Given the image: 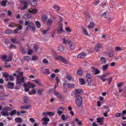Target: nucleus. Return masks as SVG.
<instances>
[{
  "label": "nucleus",
  "mask_w": 126,
  "mask_h": 126,
  "mask_svg": "<svg viewBox=\"0 0 126 126\" xmlns=\"http://www.w3.org/2000/svg\"><path fill=\"white\" fill-rule=\"evenodd\" d=\"M17 112L16 110H14L11 111L10 112V114L11 116H13Z\"/></svg>",
  "instance_id": "obj_39"
},
{
  "label": "nucleus",
  "mask_w": 126,
  "mask_h": 126,
  "mask_svg": "<svg viewBox=\"0 0 126 126\" xmlns=\"http://www.w3.org/2000/svg\"><path fill=\"white\" fill-rule=\"evenodd\" d=\"M66 85L67 87L69 88H74L75 87V85L74 84L68 83L66 84Z\"/></svg>",
  "instance_id": "obj_26"
},
{
  "label": "nucleus",
  "mask_w": 126,
  "mask_h": 126,
  "mask_svg": "<svg viewBox=\"0 0 126 126\" xmlns=\"http://www.w3.org/2000/svg\"><path fill=\"white\" fill-rule=\"evenodd\" d=\"M22 3L24 4L23 7L21 8L20 10H24L27 8V7L28 5V2L27 1H25L22 2Z\"/></svg>",
  "instance_id": "obj_13"
},
{
  "label": "nucleus",
  "mask_w": 126,
  "mask_h": 126,
  "mask_svg": "<svg viewBox=\"0 0 126 126\" xmlns=\"http://www.w3.org/2000/svg\"><path fill=\"white\" fill-rule=\"evenodd\" d=\"M58 50L61 51H63L64 49V47L62 45H59L58 47Z\"/></svg>",
  "instance_id": "obj_32"
},
{
  "label": "nucleus",
  "mask_w": 126,
  "mask_h": 126,
  "mask_svg": "<svg viewBox=\"0 0 126 126\" xmlns=\"http://www.w3.org/2000/svg\"><path fill=\"white\" fill-rule=\"evenodd\" d=\"M15 26V24L13 23H11L8 25V26L11 28L14 27Z\"/></svg>",
  "instance_id": "obj_59"
},
{
  "label": "nucleus",
  "mask_w": 126,
  "mask_h": 126,
  "mask_svg": "<svg viewBox=\"0 0 126 126\" xmlns=\"http://www.w3.org/2000/svg\"><path fill=\"white\" fill-rule=\"evenodd\" d=\"M100 60L101 62H102V63L105 64L106 63V61L105 58L103 57H101L100 58Z\"/></svg>",
  "instance_id": "obj_36"
},
{
  "label": "nucleus",
  "mask_w": 126,
  "mask_h": 126,
  "mask_svg": "<svg viewBox=\"0 0 126 126\" xmlns=\"http://www.w3.org/2000/svg\"><path fill=\"white\" fill-rule=\"evenodd\" d=\"M3 77L6 78L5 80L6 81H8L9 80L8 79L9 76L8 74L6 73H3Z\"/></svg>",
  "instance_id": "obj_28"
},
{
  "label": "nucleus",
  "mask_w": 126,
  "mask_h": 126,
  "mask_svg": "<svg viewBox=\"0 0 126 126\" xmlns=\"http://www.w3.org/2000/svg\"><path fill=\"white\" fill-rule=\"evenodd\" d=\"M42 120L44 122L42 124L45 125L48 124V122L49 121V119L47 117H44L42 118Z\"/></svg>",
  "instance_id": "obj_9"
},
{
  "label": "nucleus",
  "mask_w": 126,
  "mask_h": 126,
  "mask_svg": "<svg viewBox=\"0 0 126 126\" xmlns=\"http://www.w3.org/2000/svg\"><path fill=\"white\" fill-rule=\"evenodd\" d=\"M109 65L108 64H106L103 66L102 67V69L104 71H106V69L108 68Z\"/></svg>",
  "instance_id": "obj_46"
},
{
  "label": "nucleus",
  "mask_w": 126,
  "mask_h": 126,
  "mask_svg": "<svg viewBox=\"0 0 126 126\" xmlns=\"http://www.w3.org/2000/svg\"><path fill=\"white\" fill-rule=\"evenodd\" d=\"M7 3L6 0H2L1 2V6L3 7H6V5Z\"/></svg>",
  "instance_id": "obj_40"
},
{
  "label": "nucleus",
  "mask_w": 126,
  "mask_h": 126,
  "mask_svg": "<svg viewBox=\"0 0 126 126\" xmlns=\"http://www.w3.org/2000/svg\"><path fill=\"white\" fill-rule=\"evenodd\" d=\"M35 23L36 24L37 28H40L41 27V25L40 22L39 21H36L35 22Z\"/></svg>",
  "instance_id": "obj_38"
},
{
  "label": "nucleus",
  "mask_w": 126,
  "mask_h": 126,
  "mask_svg": "<svg viewBox=\"0 0 126 126\" xmlns=\"http://www.w3.org/2000/svg\"><path fill=\"white\" fill-rule=\"evenodd\" d=\"M23 86L25 89V91L26 92H28L29 90V88L28 87V86L27 84L24 83L23 84Z\"/></svg>",
  "instance_id": "obj_30"
},
{
  "label": "nucleus",
  "mask_w": 126,
  "mask_h": 126,
  "mask_svg": "<svg viewBox=\"0 0 126 126\" xmlns=\"http://www.w3.org/2000/svg\"><path fill=\"white\" fill-rule=\"evenodd\" d=\"M53 93L54 94L56 97L59 98H61L62 97V95L59 93V92L56 91H54L53 92Z\"/></svg>",
  "instance_id": "obj_16"
},
{
  "label": "nucleus",
  "mask_w": 126,
  "mask_h": 126,
  "mask_svg": "<svg viewBox=\"0 0 126 126\" xmlns=\"http://www.w3.org/2000/svg\"><path fill=\"white\" fill-rule=\"evenodd\" d=\"M13 31L9 29H8L5 30V32L6 34H10L11 33H13Z\"/></svg>",
  "instance_id": "obj_48"
},
{
  "label": "nucleus",
  "mask_w": 126,
  "mask_h": 126,
  "mask_svg": "<svg viewBox=\"0 0 126 126\" xmlns=\"http://www.w3.org/2000/svg\"><path fill=\"white\" fill-rule=\"evenodd\" d=\"M86 77L89 85H90L91 81V75L89 73L87 74L86 75Z\"/></svg>",
  "instance_id": "obj_7"
},
{
  "label": "nucleus",
  "mask_w": 126,
  "mask_h": 126,
  "mask_svg": "<svg viewBox=\"0 0 126 126\" xmlns=\"http://www.w3.org/2000/svg\"><path fill=\"white\" fill-rule=\"evenodd\" d=\"M53 7L57 11H58L60 9V8L58 6L56 5H54Z\"/></svg>",
  "instance_id": "obj_52"
},
{
  "label": "nucleus",
  "mask_w": 126,
  "mask_h": 126,
  "mask_svg": "<svg viewBox=\"0 0 126 126\" xmlns=\"http://www.w3.org/2000/svg\"><path fill=\"white\" fill-rule=\"evenodd\" d=\"M79 81L81 85H84L85 83V80L84 79H79Z\"/></svg>",
  "instance_id": "obj_37"
},
{
  "label": "nucleus",
  "mask_w": 126,
  "mask_h": 126,
  "mask_svg": "<svg viewBox=\"0 0 126 126\" xmlns=\"http://www.w3.org/2000/svg\"><path fill=\"white\" fill-rule=\"evenodd\" d=\"M44 91V90L42 88L41 89H39L38 91L37 92L38 94H41L42 93V92Z\"/></svg>",
  "instance_id": "obj_51"
},
{
  "label": "nucleus",
  "mask_w": 126,
  "mask_h": 126,
  "mask_svg": "<svg viewBox=\"0 0 126 126\" xmlns=\"http://www.w3.org/2000/svg\"><path fill=\"white\" fill-rule=\"evenodd\" d=\"M25 25L26 26H27L26 29V30H30L31 28L33 31H35V28L34 26L33 23L32 22H30V21L26 20L25 22Z\"/></svg>",
  "instance_id": "obj_2"
},
{
  "label": "nucleus",
  "mask_w": 126,
  "mask_h": 126,
  "mask_svg": "<svg viewBox=\"0 0 126 126\" xmlns=\"http://www.w3.org/2000/svg\"><path fill=\"white\" fill-rule=\"evenodd\" d=\"M39 48L38 46H35L33 47V50L36 52H37V50L39 49Z\"/></svg>",
  "instance_id": "obj_53"
},
{
  "label": "nucleus",
  "mask_w": 126,
  "mask_h": 126,
  "mask_svg": "<svg viewBox=\"0 0 126 126\" xmlns=\"http://www.w3.org/2000/svg\"><path fill=\"white\" fill-rule=\"evenodd\" d=\"M102 47V46L100 44H97L96 46L94 48L96 52H98L100 50V48Z\"/></svg>",
  "instance_id": "obj_19"
},
{
  "label": "nucleus",
  "mask_w": 126,
  "mask_h": 126,
  "mask_svg": "<svg viewBox=\"0 0 126 126\" xmlns=\"http://www.w3.org/2000/svg\"><path fill=\"white\" fill-rule=\"evenodd\" d=\"M75 97L77 96H80V93L82 91L81 89H75Z\"/></svg>",
  "instance_id": "obj_12"
},
{
  "label": "nucleus",
  "mask_w": 126,
  "mask_h": 126,
  "mask_svg": "<svg viewBox=\"0 0 126 126\" xmlns=\"http://www.w3.org/2000/svg\"><path fill=\"white\" fill-rule=\"evenodd\" d=\"M36 93V91L35 90L33 89V90L31 92H29V94L30 95H32L33 94H35Z\"/></svg>",
  "instance_id": "obj_54"
},
{
  "label": "nucleus",
  "mask_w": 126,
  "mask_h": 126,
  "mask_svg": "<svg viewBox=\"0 0 126 126\" xmlns=\"http://www.w3.org/2000/svg\"><path fill=\"white\" fill-rule=\"evenodd\" d=\"M96 122L98 123L100 125H103L104 123V118L100 117L96 119Z\"/></svg>",
  "instance_id": "obj_8"
},
{
  "label": "nucleus",
  "mask_w": 126,
  "mask_h": 126,
  "mask_svg": "<svg viewBox=\"0 0 126 126\" xmlns=\"http://www.w3.org/2000/svg\"><path fill=\"white\" fill-rule=\"evenodd\" d=\"M69 46L70 48L71 49H74L75 48L74 43L71 42H70L69 43Z\"/></svg>",
  "instance_id": "obj_20"
},
{
  "label": "nucleus",
  "mask_w": 126,
  "mask_h": 126,
  "mask_svg": "<svg viewBox=\"0 0 126 126\" xmlns=\"http://www.w3.org/2000/svg\"><path fill=\"white\" fill-rule=\"evenodd\" d=\"M65 30L66 32H71V29L68 27H66L65 28Z\"/></svg>",
  "instance_id": "obj_62"
},
{
  "label": "nucleus",
  "mask_w": 126,
  "mask_h": 126,
  "mask_svg": "<svg viewBox=\"0 0 126 126\" xmlns=\"http://www.w3.org/2000/svg\"><path fill=\"white\" fill-rule=\"evenodd\" d=\"M35 83L37 84L38 85H41V83L40 82L37 80L36 79L35 80H33Z\"/></svg>",
  "instance_id": "obj_58"
},
{
  "label": "nucleus",
  "mask_w": 126,
  "mask_h": 126,
  "mask_svg": "<svg viewBox=\"0 0 126 126\" xmlns=\"http://www.w3.org/2000/svg\"><path fill=\"white\" fill-rule=\"evenodd\" d=\"M75 100L77 106L78 107H80L82 103V97L81 96H76Z\"/></svg>",
  "instance_id": "obj_3"
},
{
  "label": "nucleus",
  "mask_w": 126,
  "mask_h": 126,
  "mask_svg": "<svg viewBox=\"0 0 126 126\" xmlns=\"http://www.w3.org/2000/svg\"><path fill=\"white\" fill-rule=\"evenodd\" d=\"M50 28H49L47 30H43L41 31V32L45 34L50 30Z\"/></svg>",
  "instance_id": "obj_57"
},
{
  "label": "nucleus",
  "mask_w": 126,
  "mask_h": 126,
  "mask_svg": "<svg viewBox=\"0 0 126 126\" xmlns=\"http://www.w3.org/2000/svg\"><path fill=\"white\" fill-rule=\"evenodd\" d=\"M47 114L49 115L50 117H52L54 115V112L47 111Z\"/></svg>",
  "instance_id": "obj_43"
},
{
  "label": "nucleus",
  "mask_w": 126,
  "mask_h": 126,
  "mask_svg": "<svg viewBox=\"0 0 126 126\" xmlns=\"http://www.w3.org/2000/svg\"><path fill=\"white\" fill-rule=\"evenodd\" d=\"M48 18V16L46 15H43L42 17V21L45 22Z\"/></svg>",
  "instance_id": "obj_33"
},
{
  "label": "nucleus",
  "mask_w": 126,
  "mask_h": 126,
  "mask_svg": "<svg viewBox=\"0 0 126 126\" xmlns=\"http://www.w3.org/2000/svg\"><path fill=\"white\" fill-rule=\"evenodd\" d=\"M20 50L21 51V52L22 53L24 54L26 52L25 49H24L22 47L20 46Z\"/></svg>",
  "instance_id": "obj_47"
},
{
  "label": "nucleus",
  "mask_w": 126,
  "mask_h": 126,
  "mask_svg": "<svg viewBox=\"0 0 126 126\" xmlns=\"http://www.w3.org/2000/svg\"><path fill=\"white\" fill-rule=\"evenodd\" d=\"M115 116L116 117H118L120 116H122V114L117 113L116 114Z\"/></svg>",
  "instance_id": "obj_61"
},
{
  "label": "nucleus",
  "mask_w": 126,
  "mask_h": 126,
  "mask_svg": "<svg viewBox=\"0 0 126 126\" xmlns=\"http://www.w3.org/2000/svg\"><path fill=\"white\" fill-rule=\"evenodd\" d=\"M55 58L56 60H60L65 64H67L68 63V62L67 60L61 56L56 57Z\"/></svg>",
  "instance_id": "obj_4"
},
{
  "label": "nucleus",
  "mask_w": 126,
  "mask_h": 126,
  "mask_svg": "<svg viewBox=\"0 0 126 126\" xmlns=\"http://www.w3.org/2000/svg\"><path fill=\"white\" fill-rule=\"evenodd\" d=\"M61 117L63 120H66L68 118V116H65V115L63 114L62 115Z\"/></svg>",
  "instance_id": "obj_45"
},
{
  "label": "nucleus",
  "mask_w": 126,
  "mask_h": 126,
  "mask_svg": "<svg viewBox=\"0 0 126 126\" xmlns=\"http://www.w3.org/2000/svg\"><path fill=\"white\" fill-rule=\"evenodd\" d=\"M23 99L24 100V102L26 103V102H27L28 100V97L26 96H24L23 97Z\"/></svg>",
  "instance_id": "obj_63"
},
{
  "label": "nucleus",
  "mask_w": 126,
  "mask_h": 126,
  "mask_svg": "<svg viewBox=\"0 0 126 126\" xmlns=\"http://www.w3.org/2000/svg\"><path fill=\"white\" fill-rule=\"evenodd\" d=\"M38 59V57L35 56H33L32 58V60L36 61Z\"/></svg>",
  "instance_id": "obj_56"
},
{
  "label": "nucleus",
  "mask_w": 126,
  "mask_h": 126,
  "mask_svg": "<svg viewBox=\"0 0 126 126\" xmlns=\"http://www.w3.org/2000/svg\"><path fill=\"white\" fill-rule=\"evenodd\" d=\"M86 55L84 52L80 53L77 56V57L79 58H83L85 57Z\"/></svg>",
  "instance_id": "obj_17"
},
{
  "label": "nucleus",
  "mask_w": 126,
  "mask_h": 126,
  "mask_svg": "<svg viewBox=\"0 0 126 126\" xmlns=\"http://www.w3.org/2000/svg\"><path fill=\"white\" fill-rule=\"evenodd\" d=\"M7 97L6 94H4L0 96V100H3L5 99Z\"/></svg>",
  "instance_id": "obj_34"
},
{
  "label": "nucleus",
  "mask_w": 126,
  "mask_h": 126,
  "mask_svg": "<svg viewBox=\"0 0 126 126\" xmlns=\"http://www.w3.org/2000/svg\"><path fill=\"white\" fill-rule=\"evenodd\" d=\"M57 31L59 34H61L64 32L63 29V25L62 23H60L59 24L58 27L57 29Z\"/></svg>",
  "instance_id": "obj_6"
},
{
  "label": "nucleus",
  "mask_w": 126,
  "mask_h": 126,
  "mask_svg": "<svg viewBox=\"0 0 126 126\" xmlns=\"http://www.w3.org/2000/svg\"><path fill=\"white\" fill-rule=\"evenodd\" d=\"M94 27V24L93 22H91L90 24L88 25V27L91 29H92Z\"/></svg>",
  "instance_id": "obj_41"
},
{
  "label": "nucleus",
  "mask_w": 126,
  "mask_h": 126,
  "mask_svg": "<svg viewBox=\"0 0 126 126\" xmlns=\"http://www.w3.org/2000/svg\"><path fill=\"white\" fill-rule=\"evenodd\" d=\"M30 4L33 6H35L37 5L36 0H29Z\"/></svg>",
  "instance_id": "obj_14"
},
{
  "label": "nucleus",
  "mask_w": 126,
  "mask_h": 126,
  "mask_svg": "<svg viewBox=\"0 0 126 126\" xmlns=\"http://www.w3.org/2000/svg\"><path fill=\"white\" fill-rule=\"evenodd\" d=\"M37 10L36 9H32V10H29V13H32L33 14H34L36 13L37 12Z\"/></svg>",
  "instance_id": "obj_31"
},
{
  "label": "nucleus",
  "mask_w": 126,
  "mask_h": 126,
  "mask_svg": "<svg viewBox=\"0 0 126 126\" xmlns=\"http://www.w3.org/2000/svg\"><path fill=\"white\" fill-rule=\"evenodd\" d=\"M17 36L16 37H15L11 39V41L13 43L18 44L19 43V41H18L17 39Z\"/></svg>",
  "instance_id": "obj_21"
},
{
  "label": "nucleus",
  "mask_w": 126,
  "mask_h": 126,
  "mask_svg": "<svg viewBox=\"0 0 126 126\" xmlns=\"http://www.w3.org/2000/svg\"><path fill=\"white\" fill-rule=\"evenodd\" d=\"M109 75V73H105L102 76H99L100 77V79L103 82H105L106 81V79L105 77Z\"/></svg>",
  "instance_id": "obj_10"
},
{
  "label": "nucleus",
  "mask_w": 126,
  "mask_h": 126,
  "mask_svg": "<svg viewBox=\"0 0 126 126\" xmlns=\"http://www.w3.org/2000/svg\"><path fill=\"white\" fill-rule=\"evenodd\" d=\"M75 121L77 122L78 125L79 126H81L83 124L81 121L79 120L77 118H75Z\"/></svg>",
  "instance_id": "obj_29"
},
{
  "label": "nucleus",
  "mask_w": 126,
  "mask_h": 126,
  "mask_svg": "<svg viewBox=\"0 0 126 126\" xmlns=\"http://www.w3.org/2000/svg\"><path fill=\"white\" fill-rule=\"evenodd\" d=\"M43 73L45 74H47L49 73V72L48 69H47L44 70Z\"/></svg>",
  "instance_id": "obj_50"
},
{
  "label": "nucleus",
  "mask_w": 126,
  "mask_h": 126,
  "mask_svg": "<svg viewBox=\"0 0 126 126\" xmlns=\"http://www.w3.org/2000/svg\"><path fill=\"white\" fill-rule=\"evenodd\" d=\"M28 84H27L28 85V86L30 88H34L35 87V85L31 83H30L29 82H28Z\"/></svg>",
  "instance_id": "obj_42"
},
{
  "label": "nucleus",
  "mask_w": 126,
  "mask_h": 126,
  "mask_svg": "<svg viewBox=\"0 0 126 126\" xmlns=\"http://www.w3.org/2000/svg\"><path fill=\"white\" fill-rule=\"evenodd\" d=\"M24 59L26 61H28L31 59V58L29 56H25L24 57Z\"/></svg>",
  "instance_id": "obj_49"
},
{
  "label": "nucleus",
  "mask_w": 126,
  "mask_h": 126,
  "mask_svg": "<svg viewBox=\"0 0 126 126\" xmlns=\"http://www.w3.org/2000/svg\"><path fill=\"white\" fill-rule=\"evenodd\" d=\"M16 121L18 123H19L22 121V120L20 118H16L15 119Z\"/></svg>",
  "instance_id": "obj_44"
},
{
  "label": "nucleus",
  "mask_w": 126,
  "mask_h": 126,
  "mask_svg": "<svg viewBox=\"0 0 126 126\" xmlns=\"http://www.w3.org/2000/svg\"><path fill=\"white\" fill-rule=\"evenodd\" d=\"M12 60V56L11 55H9L8 57V59L6 60V62H9L11 61Z\"/></svg>",
  "instance_id": "obj_55"
},
{
  "label": "nucleus",
  "mask_w": 126,
  "mask_h": 126,
  "mask_svg": "<svg viewBox=\"0 0 126 126\" xmlns=\"http://www.w3.org/2000/svg\"><path fill=\"white\" fill-rule=\"evenodd\" d=\"M91 68L92 69L93 72L95 74H98L100 72V71L97 69H95L93 67H92Z\"/></svg>",
  "instance_id": "obj_18"
},
{
  "label": "nucleus",
  "mask_w": 126,
  "mask_h": 126,
  "mask_svg": "<svg viewBox=\"0 0 126 126\" xmlns=\"http://www.w3.org/2000/svg\"><path fill=\"white\" fill-rule=\"evenodd\" d=\"M42 62L44 63L48 64V62L47 60L46 59H43L42 61Z\"/></svg>",
  "instance_id": "obj_64"
},
{
  "label": "nucleus",
  "mask_w": 126,
  "mask_h": 126,
  "mask_svg": "<svg viewBox=\"0 0 126 126\" xmlns=\"http://www.w3.org/2000/svg\"><path fill=\"white\" fill-rule=\"evenodd\" d=\"M102 17L107 18L109 16V14L107 12H105L102 14L101 15Z\"/></svg>",
  "instance_id": "obj_25"
},
{
  "label": "nucleus",
  "mask_w": 126,
  "mask_h": 126,
  "mask_svg": "<svg viewBox=\"0 0 126 126\" xmlns=\"http://www.w3.org/2000/svg\"><path fill=\"white\" fill-rule=\"evenodd\" d=\"M1 113L2 115L5 116H8L10 114V113L9 112L4 110L1 111Z\"/></svg>",
  "instance_id": "obj_24"
},
{
  "label": "nucleus",
  "mask_w": 126,
  "mask_h": 126,
  "mask_svg": "<svg viewBox=\"0 0 126 126\" xmlns=\"http://www.w3.org/2000/svg\"><path fill=\"white\" fill-rule=\"evenodd\" d=\"M64 108L62 107L58 109L57 110V113L59 115H61L64 110Z\"/></svg>",
  "instance_id": "obj_11"
},
{
  "label": "nucleus",
  "mask_w": 126,
  "mask_h": 126,
  "mask_svg": "<svg viewBox=\"0 0 126 126\" xmlns=\"http://www.w3.org/2000/svg\"><path fill=\"white\" fill-rule=\"evenodd\" d=\"M16 86L15 87V89L16 90H19L20 88L22 83H24L27 80V78L25 77H19L18 76L16 77Z\"/></svg>",
  "instance_id": "obj_1"
},
{
  "label": "nucleus",
  "mask_w": 126,
  "mask_h": 126,
  "mask_svg": "<svg viewBox=\"0 0 126 126\" xmlns=\"http://www.w3.org/2000/svg\"><path fill=\"white\" fill-rule=\"evenodd\" d=\"M84 14L85 15V17L86 21L88 22L90 17V14L86 11L84 12Z\"/></svg>",
  "instance_id": "obj_15"
},
{
  "label": "nucleus",
  "mask_w": 126,
  "mask_h": 126,
  "mask_svg": "<svg viewBox=\"0 0 126 126\" xmlns=\"http://www.w3.org/2000/svg\"><path fill=\"white\" fill-rule=\"evenodd\" d=\"M23 17L25 19H30L32 17L31 16L29 15L28 14H24L23 15Z\"/></svg>",
  "instance_id": "obj_27"
},
{
  "label": "nucleus",
  "mask_w": 126,
  "mask_h": 126,
  "mask_svg": "<svg viewBox=\"0 0 126 126\" xmlns=\"http://www.w3.org/2000/svg\"><path fill=\"white\" fill-rule=\"evenodd\" d=\"M30 105H28L27 106H21L20 107V108L21 109H28L30 108Z\"/></svg>",
  "instance_id": "obj_35"
},
{
  "label": "nucleus",
  "mask_w": 126,
  "mask_h": 126,
  "mask_svg": "<svg viewBox=\"0 0 126 126\" xmlns=\"http://www.w3.org/2000/svg\"><path fill=\"white\" fill-rule=\"evenodd\" d=\"M55 19L56 17L54 16H53L52 17V19L51 18L48 19L47 20L46 22L47 25L48 26H51L52 25L53 21L52 19L55 20Z\"/></svg>",
  "instance_id": "obj_5"
},
{
  "label": "nucleus",
  "mask_w": 126,
  "mask_h": 126,
  "mask_svg": "<svg viewBox=\"0 0 126 126\" xmlns=\"http://www.w3.org/2000/svg\"><path fill=\"white\" fill-rule=\"evenodd\" d=\"M10 108L9 107H6L3 108V110L7 111L9 110Z\"/></svg>",
  "instance_id": "obj_60"
},
{
  "label": "nucleus",
  "mask_w": 126,
  "mask_h": 126,
  "mask_svg": "<svg viewBox=\"0 0 126 126\" xmlns=\"http://www.w3.org/2000/svg\"><path fill=\"white\" fill-rule=\"evenodd\" d=\"M82 28L84 35H85L88 36V34L87 31L85 27L84 26H82Z\"/></svg>",
  "instance_id": "obj_22"
},
{
  "label": "nucleus",
  "mask_w": 126,
  "mask_h": 126,
  "mask_svg": "<svg viewBox=\"0 0 126 126\" xmlns=\"http://www.w3.org/2000/svg\"><path fill=\"white\" fill-rule=\"evenodd\" d=\"M16 73L17 74L16 77L18 76L19 77H22L23 76V72H18V70L16 71Z\"/></svg>",
  "instance_id": "obj_23"
}]
</instances>
